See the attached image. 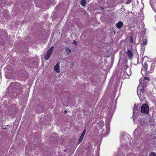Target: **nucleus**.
Wrapping results in <instances>:
<instances>
[{
	"label": "nucleus",
	"instance_id": "1",
	"mask_svg": "<svg viewBox=\"0 0 156 156\" xmlns=\"http://www.w3.org/2000/svg\"><path fill=\"white\" fill-rule=\"evenodd\" d=\"M149 107L147 104H145L142 105L140 109V112L142 113L145 114H148L149 113Z\"/></svg>",
	"mask_w": 156,
	"mask_h": 156
},
{
	"label": "nucleus",
	"instance_id": "2",
	"mask_svg": "<svg viewBox=\"0 0 156 156\" xmlns=\"http://www.w3.org/2000/svg\"><path fill=\"white\" fill-rule=\"evenodd\" d=\"M145 91L144 88L141 87L139 90H137V94L140 100H143L145 98Z\"/></svg>",
	"mask_w": 156,
	"mask_h": 156
},
{
	"label": "nucleus",
	"instance_id": "3",
	"mask_svg": "<svg viewBox=\"0 0 156 156\" xmlns=\"http://www.w3.org/2000/svg\"><path fill=\"white\" fill-rule=\"evenodd\" d=\"M140 83L138 86V88H139L140 87L144 88L147 85V83L148 82L147 81L144 80L143 79H140Z\"/></svg>",
	"mask_w": 156,
	"mask_h": 156
},
{
	"label": "nucleus",
	"instance_id": "4",
	"mask_svg": "<svg viewBox=\"0 0 156 156\" xmlns=\"http://www.w3.org/2000/svg\"><path fill=\"white\" fill-rule=\"evenodd\" d=\"M126 54L128 56V58L130 60H131L133 57V54L132 51L130 50H127Z\"/></svg>",
	"mask_w": 156,
	"mask_h": 156
},
{
	"label": "nucleus",
	"instance_id": "5",
	"mask_svg": "<svg viewBox=\"0 0 156 156\" xmlns=\"http://www.w3.org/2000/svg\"><path fill=\"white\" fill-rule=\"evenodd\" d=\"M86 132V129H84L83 130V132L82 134L80 136L79 141V142H78L79 144L82 141L83 138L84 136V135L85 134Z\"/></svg>",
	"mask_w": 156,
	"mask_h": 156
},
{
	"label": "nucleus",
	"instance_id": "6",
	"mask_svg": "<svg viewBox=\"0 0 156 156\" xmlns=\"http://www.w3.org/2000/svg\"><path fill=\"white\" fill-rule=\"evenodd\" d=\"M54 69L56 73H58L59 72V63L56 64L54 67Z\"/></svg>",
	"mask_w": 156,
	"mask_h": 156
},
{
	"label": "nucleus",
	"instance_id": "7",
	"mask_svg": "<svg viewBox=\"0 0 156 156\" xmlns=\"http://www.w3.org/2000/svg\"><path fill=\"white\" fill-rule=\"evenodd\" d=\"M123 25V23L121 21H119L118 23L115 24L116 27L118 29L120 28Z\"/></svg>",
	"mask_w": 156,
	"mask_h": 156
},
{
	"label": "nucleus",
	"instance_id": "8",
	"mask_svg": "<svg viewBox=\"0 0 156 156\" xmlns=\"http://www.w3.org/2000/svg\"><path fill=\"white\" fill-rule=\"evenodd\" d=\"M143 68H142V71L143 70V69H144L145 72H147L148 67V64L146 62H145L143 65ZM142 71H141L142 72Z\"/></svg>",
	"mask_w": 156,
	"mask_h": 156
},
{
	"label": "nucleus",
	"instance_id": "9",
	"mask_svg": "<svg viewBox=\"0 0 156 156\" xmlns=\"http://www.w3.org/2000/svg\"><path fill=\"white\" fill-rule=\"evenodd\" d=\"M138 107L136 104H135L134 106L133 110V114H134L136 113L138 111Z\"/></svg>",
	"mask_w": 156,
	"mask_h": 156
},
{
	"label": "nucleus",
	"instance_id": "10",
	"mask_svg": "<svg viewBox=\"0 0 156 156\" xmlns=\"http://www.w3.org/2000/svg\"><path fill=\"white\" fill-rule=\"evenodd\" d=\"M51 54V53L47 52V55L44 56L45 59L46 60H48Z\"/></svg>",
	"mask_w": 156,
	"mask_h": 156
},
{
	"label": "nucleus",
	"instance_id": "11",
	"mask_svg": "<svg viewBox=\"0 0 156 156\" xmlns=\"http://www.w3.org/2000/svg\"><path fill=\"white\" fill-rule=\"evenodd\" d=\"M65 51L67 53V55H68L71 52V50L68 47H66L65 48Z\"/></svg>",
	"mask_w": 156,
	"mask_h": 156
},
{
	"label": "nucleus",
	"instance_id": "12",
	"mask_svg": "<svg viewBox=\"0 0 156 156\" xmlns=\"http://www.w3.org/2000/svg\"><path fill=\"white\" fill-rule=\"evenodd\" d=\"M86 2L85 0H81V4L83 6H85L86 5Z\"/></svg>",
	"mask_w": 156,
	"mask_h": 156
},
{
	"label": "nucleus",
	"instance_id": "13",
	"mask_svg": "<svg viewBox=\"0 0 156 156\" xmlns=\"http://www.w3.org/2000/svg\"><path fill=\"white\" fill-rule=\"evenodd\" d=\"M54 48V46L51 47V48L48 50L47 52L52 54Z\"/></svg>",
	"mask_w": 156,
	"mask_h": 156
},
{
	"label": "nucleus",
	"instance_id": "14",
	"mask_svg": "<svg viewBox=\"0 0 156 156\" xmlns=\"http://www.w3.org/2000/svg\"><path fill=\"white\" fill-rule=\"evenodd\" d=\"M149 156H156V154L154 152H151Z\"/></svg>",
	"mask_w": 156,
	"mask_h": 156
},
{
	"label": "nucleus",
	"instance_id": "15",
	"mask_svg": "<svg viewBox=\"0 0 156 156\" xmlns=\"http://www.w3.org/2000/svg\"><path fill=\"white\" fill-rule=\"evenodd\" d=\"M143 43V44L144 45H146L147 43V39H145L143 41V42L142 43Z\"/></svg>",
	"mask_w": 156,
	"mask_h": 156
},
{
	"label": "nucleus",
	"instance_id": "16",
	"mask_svg": "<svg viewBox=\"0 0 156 156\" xmlns=\"http://www.w3.org/2000/svg\"><path fill=\"white\" fill-rule=\"evenodd\" d=\"M132 0H127L126 2L125 3V4L128 5L132 1Z\"/></svg>",
	"mask_w": 156,
	"mask_h": 156
},
{
	"label": "nucleus",
	"instance_id": "17",
	"mask_svg": "<svg viewBox=\"0 0 156 156\" xmlns=\"http://www.w3.org/2000/svg\"><path fill=\"white\" fill-rule=\"evenodd\" d=\"M143 79L144 80H145L146 81H147L148 82V81H149V79L147 77H145Z\"/></svg>",
	"mask_w": 156,
	"mask_h": 156
},
{
	"label": "nucleus",
	"instance_id": "18",
	"mask_svg": "<svg viewBox=\"0 0 156 156\" xmlns=\"http://www.w3.org/2000/svg\"><path fill=\"white\" fill-rule=\"evenodd\" d=\"M130 42L131 43H133V40L131 36L130 37Z\"/></svg>",
	"mask_w": 156,
	"mask_h": 156
},
{
	"label": "nucleus",
	"instance_id": "19",
	"mask_svg": "<svg viewBox=\"0 0 156 156\" xmlns=\"http://www.w3.org/2000/svg\"><path fill=\"white\" fill-rule=\"evenodd\" d=\"M73 43L75 45H76L77 43V41H76L75 40H74V41H73Z\"/></svg>",
	"mask_w": 156,
	"mask_h": 156
},
{
	"label": "nucleus",
	"instance_id": "20",
	"mask_svg": "<svg viewBox=\"0 0 156 156\" xmlns=\"http://www.w3.org/2000/svg\"><path fill=\"white\" fill-rule=\"evenodd\" d=\"M102 12L104 11V9L102 7H101L100 8Z\"/></svg>",
	"mask_w": 156,
	"mask_h": 156
},
{
	"label": "nucleus",
	"instance_id": "21",
	"mask_svg": "<svg viewBox=\"0 0 156 156\" xmlns=\"http://www.w3.org/2000/svg\"><path fill=\"white\" fill-rule=\"evenodd\" d=\"M128 66L127 65H125L124 67V70H126L127 69Z\"/></svg>",
	"mask_w": 156,
	"mask_h": 156
},
{
	"label": "nucleus",
	"instance_id": "22",
	"mask_svg": "<svg viewBox=\"0 0 156 156\" xmlns=\"http://www.w3.org/2000/svg\"><path fill=\"white\" fill-rule=\"evenodd\" d=\"M64 112H65V113H67V111L66 110H65V111H64Z\"/></svg>",
	"mask_w": 156,
	"mask_h": 156
},
{
	"label": "nucleus",
	"instance_id": "23",
	"mask_svg": "<svg viewBox=\"0 0 156 156\" xmlns=\"http://www.w3.org/2000/svg\"><path fill=\"white\" fill-rule=\"evenodd\" d=\"M154 64H156V61H155L153 63Z\"/></svg>",
	"mask_w": 156,
	"mask_h": 156
},
{
	"label": "nucleus",
	"instance_id": "24",
	"mask_svg": "<svg viewBox=\"0 0 156 156\" xmlns=\"http://www.w3.org/2000/svg\"><path fill=\"white\" fill-rule=\"evenodd\" d=\"M145 47H144V48H142V49H143V51H144V49H145Z\"/></svg>",
	"mask_w": 156,
	"mask_h": 156
},
{
	"label": "nucleus",
	"instance_id": "25",
	"mask_svg": "<svg viewBox=\"0 0 156 156\" xmlns=\"http://www.w3.org/2000/svg\"><path fill=\"white\" fill-rule=\"evenodd\" d=\"M155 139H156V137H155Z\"/></svg>",
	"mask_w": 156,
	"mask_h": 156
}]
</instances>
